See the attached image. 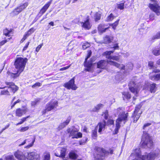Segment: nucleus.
<instances>
[{
	"label": "nucleus",
	"mask_w": 160,
	"mask_h": 160,
	"mask_svg": "<svg viewBox=\"0 0 160 160\" xmlns=\"http://www.w3.org/2000/svg\"><path fill=\"white\" fill-rule=\"evenodd\" d=\"M140 108L139 107H136L132 114V117L134 118L133 122L134 123L137 122L140 117L141 112L140 111Z\"/></svg>",
	"instance_id": "14"
},
{
	"label": "nucleus",
	"mask_w": 160,
	"mask_h": 160,
	"mask_svg": "<svg viewBox=\"0 0 160 160\" xmlns=\"http://www.w3.org/2000/svg\"><path fill=\"white\" fill-rule=\"evenodd\" d=\"M5 160H15L12 155L8 156L5 158Z\"/></svg>",
	"instance_id": "51"
},
{
	"label": "nucleus",
	"mask_w": 160,
	"mask_h": 160,
	"mask_svg": "<svg viewBox=\"0 0 160 160\" xmlns=\"http://www.w3.org/2000/svg\"><path fill=\"white\" fill-rule=\"evenodd\" d=\"M106 125V122L104 120L98 123L97 127H98V126L99 127L98 132L100 134H101L102 131L104 130L105 129Z\"/></svg>",
	"instance_id": "22"
},
{
	"label": "nucleus",
	"mask_w": 160,
	"mask_h": 160,
	"mask_svg": "<svg viewBox=\"0 0 160 160\" xmlns=\"http://www.w3.org/2000/svg\"><path fill=\"white\" fill-rule=\"evenodd\" d=\"M133 153L136 158L132 160H146V156L141 155V152L139 148L135 149Z\"/></svg>",
	"instance_id": "12"
},
{
	"label": "nucleus",
	"mask_w": 160,
	"mask_h": 160,
	"mask_svg": "<svg viewBox=\"0 0 160 160\" xmlns=\"http://www.w3.org/2000/svg\"><path fill=\"white\" fill-rule=\"evenodd\" d=\"M97 129L95 128L94 130L92 131V137L93 139H95L97 138Z\"/></svg>",
	"instance_id": "38"
},
{
	"label": "nucleus",
	"mask_w": 160,
	"mask_h": 160,
	"mask_svg": "<svg viewBox=\"0 0 160 160\" xmlns=\"http://www.w3.org/2000/svg\"><path fill=\"white\" fill-rule=\"evenodd\" d=\"M123 98L124 100L125 99H129L131 98V96L129 92H124L122 93Z\"/></svg>",
	"instance_id": "33"
},
{
	"label": "nucleus",
	"mask_w": 160,
	"mask_h": 160,
	"mask_svg": "<svg viewBox=\"0 0 160 160\" xmlns=\"http://www.w3.org/2000/svg\"><path fill=\"white\" fill-rule=\"evenodd\" d=\"M93 152L94 160H105V158L107 157L109 153H113V150L110 149L109 151H107L102 148L96 147Z\"/></svg>",
	"instance_id": "2"
},
{
	"label": "nucleus",
	"mask_w": 160,
	"mask_h": 160,
	"mask_svg": "<svg viewBox=\"0 0 160 160\" xmlns=\"http://www.w3.org/2000/svg\"><path fill=\"white\" fill-rule=\"evenodd\" d=\"M90 44L88 42H85L83 44L82 46V48L84 50L88 48L89 47Z\"/></svg>",
	"instance_id": "48"
},
{
	"label": "nucleus",
	"mask_w": 160,
	"mask_h": 160,
	"mask_svg": "<svg viewBox=\"0 0 160 160\" xmlns=\"http://www.w3.org/2000/svg\"><path fill=\"white\" fill-rule=\"evenodd\" d=\"M142 147L144 148H150L152 145V141H141Z\"/></svg>",
	"instance_id": "23"
},
{
	"label": "nucleus",
	"mask_w": 160,
	"mask_h": 160,
	"mask_svg": "<svg viewBox=\"0 0 160 160\" xmlns=\"http://www.w3.org/2000/svg\"><path fill=\"white\" fill-rule=\"evenodd\" d=\"M108 64L115 66L117 68H119L120 66V64L118 63L110 60H108L107 61L101 60L97 62V67L102 69H105Z\"/></svg>",
	"instance_id": "5"
},
{
	"label": "nucleus",
	"mask_w": 160,
	"mask_h": 160,
	"mask_svg": "<svg viewBox=\"0 0 160 160\" xmlns=\"http://www.w3.org/2000/svg\"><path fill=\"white\" fill-rule=\"evenodd\" d=\"M113 39V37L111 36H106L104 38V43L105 44L109 43L112 42Z\"/></svg>",
	"instance_id": "26"
},
{
	"label": "nucleus",
	"mask_w": 160,
	"mask_h": 160,
	"mask_svg": "<svg viewBox=\"0 0 160 160\" xmlns=\"http://www.w3.org/2000/svg\"><path fill=\"white\" fill-rule=\"evenodd\" d=\"M29 128V127L28 126L22 127L20 130V131L21 132H24L28 130Z\"/></svg>",
	"instance_id": "53"
},
{
	"label": "nucleus",
	"mask_w": 160,
	"mask_h": 160,
	"mask_svg": "<svg viewBox=\"0 0 160 160\" xmlns=\"http://www.w3.org/2000/svg\"><path fill=\"white\" fill-rule=\"evenodd\" d=\"M28 61L27 58H23L21 57H18L15 61L14 65L15 68L18 69V73L19 74L24 70L26 62Z\"/></svg>",
	"instance_id": "4"
},
{
	"label": "nucleus",
	"mask_w": 160,
	"mask_h": 160,
	"mask_svg": "<svg viewBox=\"0 0 160 160\" xmlns=\"http://www.w3.org/2000/svg\"><path fill=\"white\" fill-rule=\"evenodd\" d=\"M27 159L29 160H39V155L35 152H31L28 153Z\"/></svg>",
	"instance_id": "16"
},
{
	"label": "nucleus",
	"mask_w": 160,
	"mask_h": 160,
	"mask_svg": "<svg viewBox=\"0 0 160 160\" xmlns=\"http://www.w3.org/2000/svg\"><path fill=\"white\" fill-rule=\"evenodd\" d=\"M109 28V27L105 28V25L103 24H100L98 27L99 32L102 33L106 32V30Z\"/></svg>",
	"instance_id": "25"
},
{
	"label": "nucleus",
	"mask_w": 160,
	"mask_h": 160,
	"mask_svg": "<svg viewBox=\"0 0 160 160\" xmlns=\"http://www.w3.org/2000/svg\"><path fill=\"white\" fill-rule=\"evenodd\" d=\"M58 150L60 151V153L57 152L55 153L56 156L59 157H62L63 158L65 156L66 149L65 148H59Z\"/></svg>",
	"instance_id": "20"
},
{
	"label": "nucleus",
	"mask_w": 160,
	"mask_h": 160,
	"mask_svg": "<svg viewBox=\"0 0 160 160\" xmlns=\"http://www.w3.org/2000/svg\"><path fill=\"white\" fill-rule=\"evenodd\" d=\"M15 157L18 160H25V156L24 154L21 151L18 150L14 153Z\"/></svg>",
	"instance_id": "19"
},
{
	"label": "nucleus",
	"mask_w": 160,
	"mask_h": 160,
	"mask_svg": "<svg viewBox=\"0 0 160 160\" xmlns=\"http://www.w3.org/2000/svg\"><path fill=\"white\" fill-rule=\"evenodd\" d=\"M92 53V52L91 50L88 51L87 57L85 59V61L84 63V66L87 68L85 70L88 72H89L91 71V67L92 65V62H87V60L90 57Z\"/></svg>",
	"instance_id": "11"
},
{
	"label": "nucleus",
	"mask_w": 160,
	"mask_h": 160,
	"mask_svg": "<svg viewBox=\"0 0 160 160\" xmlns=\"http://www.w3.org/2000/svg\"><path fill=\"white\" fill-rule=\"evenodd\" d=\"M52 0H51L50 1L48 2L46 4H45L43 6V7H42V8L44 9H45V10H47V9L49 7L50 4H51L52 2Z\"/></svg>",
	"instance_id": "45"
},
{
	"label": "nucleus",
	"mask_w": 160,
	"mask_h": 160,
	"mask_svg": "<svg viewBox=\"0 0 160 160\" xmlns=\"http://www.w3.org/2000/svg\"><path fill=\"white\" fill-rule=\"evenodd\" d=\"M149 78L150 79L154 80H160V73L154 74L153 75L150 76Z\"/></svg>",
	"instance_id": "30"
},
{
	"label": "nucleus",
	"mask_w": 160,
	"mask_h": 160,
	"mask_svg": "<svg viewBox=\"0 0 160 160\" xmlns=\"http://www.w3.org/2000/svg\"><path fill=\"white\" fill-rule=\"evenodd\" d=\"M108 124H114V121L112 119H109L108 121Z\"/></svg>",
	"instance_id": "62"
},
{
	"label": "nucleus",
	"mask_w": 160,
	"mask_h": 160,
	"mask_svg": "<svg viewBox=\"0 0 160 160\" xmlns=\"http://www.w3.org/2000/svg\"><path fill=\"white\" fill-rule=\"evenodd\" d=\"M152 138L149 134L146 131H143L141 140H152Z\"/></svg>",
	"instance_id": "24"
},
{
	"label": "nucleus",
	"mask_w": 160,
	"mask_h": 160,
	"mask_svg": "<svg viewBox=\"0 0 160 160\" xmlns=\"http://www.w3.org/2000/svg\"><path fill=\"white\" fill-rule=\"evenodd\" d=\"M148 66L150 67V69H153L154 68H156L154 66L153 62H152L150 61L148 62Z\"/></svg>",
	"instance_id": "52"
},
{
	"label": "nucleus",
	"mask_w": 160,
	"mask_h": 160,
	"mask_svg": "<svg viewBox=\"0 0 160 160\" xmlns=\"http://www.w3.org/2000/svg\"><path fill=\"white\" fill-rule=\"evenodd\" d=\"M43 44H41L39 45H38L36 48V50L37 52H38L40 49L42 47V46Z\"/></svg>",
	"instance_id": "60"
},
{
	"label": "nucleus",
	"mask_w": 160,
	"mask_h": 160,
	"mask_svg": "<svg viewBox=\"0 0 160 160\" xmlns=\"http://www.w3.org/2000/svg\"><path fill=\"white\" fill-rule=\"evenodd\" d=\"M89 19L88 17L86 18L85 20L83 22H81L80 21L78 20V22H79L81 23L82 27L87 29H89L91 27V25L89 21Z\"/></svg>",
	"instance_id": "17"
},
{
	"label": "nucleus",
	"mask_w": 160,
	"mask_h": 160,
	"mask_svg": "<svg viewBox=\"0 0 160 160\" xmlns=\"http://www.w3.org/2000/svg\"><path fill=\"white\" fill-rule=\"evenodd\" d=\"M7 74L8 76H10L11 78H15L18 77L20 74L18 73V71L17 73H12L9 71H8L7 72Z\"/></svg>",
	"instance_id": "29"
},
{
	"label": "nucleus",
	"mask_w": 160,
	"mask_h": 160,
	"mask_svg": "<svg viewBox=\"0 0 160 160\" xmlns=\"http://www.w3.org/2000/svg\"><path fill=\"white\" fill-rule=\"evenodd\" d=\"M114 51H107L104 52V54L106 56V58H108V56H112L110 55L113 53Z\"/></svg>",
	"instance_id": "46"
},
{
	"label": "nucleus",
	"mask_w": 160,
	"mask_h": 160,
	"mask_svg": "<svg viewBox=\"0 0 160 160\" xmlns=\"http://www.w3.org/2000/svg\"><path fill=\"white\" fill-rule=\"evenodd\" d=\"M70 66H71V65H70L68 66L61 68L60 69V71H63V70H66V69H68V68L70 67Z\"/></svg>",
	"instance_id": "63"
},
{
	"label": "nucleus",
	"mask_w": 160,
	"mask_h": 160,
	"mask_svg": "<svg viewBox=\"0 0 160 160\" xmlns=\"http://www.w3.org/2000/svg\"><path fill=\"white\" fill-rule=\"evenodd\" d=\"M50 154L49 153L46 152L44 153L43 160H50Z\"/></svg>",
	"instance_id": "39"
},
{
	"label": "nucleus",
	"mask_w": 160,
	"mask_h": 160,
	"mask_svg": "<svg viewBox=\"0 0 160 160\" xmlns=\"http://www.w3.org/2000/svg\"><path fill=\"white\" fill-rule=\"evenodd\" d=\"M34 31V28H31L26 33V35L28 37Z\"/></svg>",
	"instance_id": "43"
},
{
	"label": "nucleus",
	"mask_w": 160,
	"mask_h": 160,
	"mask_svg": "<svg viewBox=\"0 0 160 160\" xmlns=\"http://www.w3.org/2000/svg\"><path fill=\"white\" fill-rule=\"evenodd\" d=\"M12 33V31L8 30L7 29H5L3 30V34L6 36H8L9 37L10 36V34Z\"/></svg>",
	"instance_id": "41"
},
{
	"label": "nucleus",
	"mask_w": 160,
	"mask_h": 160,
	"mask_svg": "<svg viewBox=\"0 0 160 160\" xmlns=\"http://www.w3.org/2000/svg\"><path fill=\"white\" fill-rule=\"evenodd\" d=\"M151 2L148 4V7L150 9L159 16L160 15V5L158 1L156 0H150Z\"/></svg>",
	"instance_id": "6"
},
{
	"label": "nucleus",
	"mask_w": 160,
	"mask_h": 160,
	"mask_svg": "<svg viewBox=\"0 0 160 160\" xmlns=\"http://www.w3.org/2000/svg\"><path fill=\"white\" fill-rule=\"evenodd\" d=\"M120 66L119 68L122 69H125L126 71L127 72H129L131 71L133 68V64L131 62L129 63L126 66V68L123 65H122L121 66L120 64Z\"/></svg>",
	"instance_id": "18"
},
{
	"label": "nucleus",
	"mask_w": 160,
	"mask_h": 160,
	"mask_svg": "<svg viewBox=\"0 0 160 160\" xmlns=\"http://www.w3.org/2000/svg\"><path fill=\"white\" fill-rule=\"evenodd\" d=\"M160 38V31L158 32L156 35L153 36L150 38L149 40L153 42L154 40L156 39Z\"/></svg>",
	"instance_id": "32"
},
{
	"label": "nucleus",
	"mask_w": 160,
	"mask_h": 160,
	"mask_svg": "<svg viewBox=\"0 0 160 160\" xmlns=\"http://www.w3.org/2000/svg\"><path fill=\"white\" fill-rule=\"evenodd\" d=\"M129 88L131 92L134 94L136 97L137 96L138 92L139 90V87L133 81H131L129 84Z\"/></svg>",
	"instance_id": "8"
},
{
	"label": "nucleus",
	"mask_w": 160,
	"mask_h": 160,
	"mask_svg": "<svg viewBox=\"0 0 160 160\" xmlns=\"http://www.w3.org/2000/svg\"><path fill=\"white\" fill-rule=\"evenodd\" d=\"M153 54L156 56L160 55V51L158 48H155L152 51Z\"/></svg>",
	"instance_id": "40"
},
{
	"label": "nucleus",
	"mask_w": 160,
	"mask_h": 160,
	"mask_svg": "<svg viewBox=\"0 0 160 160\" xmlns=\"http://www.w3.org/2000/svg\"><path fill=\"white\" fill-rule=\"evenodd\" d=\"M119 20V19L118 20L116 21H115L112 24V28L114 29H116L117 26L118 24Z\"/></svg>",
	"instance_id": "50"
},
{
	"label": "nucleus",
	"mask_w": 160,
	"mask_h": 160,
	"mask_svg": "<svg viewBox=\"0 0 160 160\" xmlns=\"http://www.w3.org/2000/svg\"><path fill=\"white\" fill-rule=\"evenodd\" d=\"M114 18V16L112 13H111L107 18V20L108 21H112Z\"/></svg>",
	"instance_id": "47"
},
{
	"label": "nucleus",
	"mask_w": 160,
	"mask_h": 160,
	"mask_svg": "<svg viewBox=\"0 0 160 160\" xmlns=\"http://www.w3.org/2000/svg\"><path fill=\"white\" fill-rule=\"evenodd\" d=\"M46 11V10H45V9L43 8H42L41 10H40L39 13V14H41V15H42Z\"/></svg>",
	"instance_id": "59"
},
{
	"label": "nucleus",
	"mask_w": 160,
	"mask_h": 160,
	"mask_svg": "<svg viewBox=\"0 0 160 160\" xmlns=\"http://www.w3.org/2000/svg\"><path fill=\"white\" fill-rule=\"evenodd\" d=\"M108 112L107 110H106L104 112H103L102 115L103 116L105 119H107L108 117Z\"/></svg>",
	"instance_id": "49"
},
{
	"label": "nucleus",
	"mask_w": 160,
	"mask_h": 160,
	"mask_svg": "<svg viewBox=\"0 0 160 160\" xmlns=\"http://www.w3.org/2000/svg\"><path fill=\"white\" fill-rule=\"evenodd\" d=\"M115 115H118V118L116 120V128L114 130V134H117L122 125L124 124L127 120L128 113H125L122 108H119L114 110Z\"/></svg>",
	"instance_id": "1"
},
{
	"label": "nucleus",
	"mask_w": 160,
	"mask_h": 160,
	"mask_svg": "<svg viewBox=\"0 0 160 160\" xmlns=\"http://www.w3.org/2000/svg\"><path fill=\"white\" fill-rule=\"evenodd\" d=\"M103 104H99L95 106L94 108L92 109V111L94 112H98L99 110L103 107Z\"/></svg>",
	"instance_id": "31"
},
{
	"label": "nucleus",
	"mask_w": 160,
	"mask_h": 160,
	"mask_svg": "<svg viewBox=\"0 0 160 160\" xmlns=\"http://www.w3.org/2000/svg\"><path fill=\"white\" fill-rule=\"evenodd\" d=\"M29 43H30V42H28L27 43H26L25 46H24V48L22 50L23 51H24L27 49V48H28V46L29 44Z\"/></svg>",
	"instance_id": "58"
},
{
	"label": "nucleus",
	"mask_w": 160,
	"mask_h": 160,
	"mask_svg": "<svg viewBox=\"0 0 160 160\" xmlns=\"http://www.w3.org/2000/svg\"><path fill=\"white\" fill-rule=\"evenodd\" d=\"M27 109L25 108L21 109L19 108L16 109V116L21 117L27 112Z\"/></svg>",
	"instance_id": "21"
},
{
	"label": "nucleus",
	"mask_w": 160,
	"mask_h": 160,
	"mask_svg": "<svg viewBox=\"0 0 160 160\" xmlns=\"http://www.w3.org/2000/svg\"><path fill=\"white\" fill-rule=\"evenodd\" d=\"M5 83L8 86L6 87L7 88L1 91V95H10V92L12 91L14 93L18 89V88L12 82L6 81Z\"/></svg>",
	"instance_id": "3"
},
{
	"label": "nucleus",
	"mask_w": 160,
	"mask_h": 160,
	"mask_svg": "<svg viewBox=\"0 0 160 160\" xmlns=\"http://www.w3.org/2000/svg\"><path fill=\"white\" fill-rule=\"evenodd\" d=\"M58 102L56 101H52L48 103L46 107V111H48L52 109L55 110L58 106Z\"/></svg>",
	"instance_id": "13"
},
{
	"label": "nucleus",
	"mask_w": 160,
	"mask_h": 160,
	"mask_svg": "<svg viewBox=\"0 0 160 160\" xmlns=\"http://www.w3.org/2000/svg\"><path fill=\"white\" fill-rule=\"evenodd\" d=\"M94 17L95 21L97 22L100 20L101 17V14L99 13L96 12L94 14Z\"/></svg>",
	"instance_id": "37"
},
{
	"label": "nucleus",
	"mask_w": 160,
	"mask_h": 160,
	"mask_svg": "<svg viewBox=\"0 0 160 160\" xmlns=\"http://www.w3.org/2000/svg\"><path fill=\"white\" fill-rule=\"evenodd\" d=\"M30 117V116H28L26 117H24L20 119V121L16 124V125L18 126L19 125L22 124L24 122L26 121L27 119Z\"/></svg>",
	"instance_id": "36"
},
{
	"label": "nucleus",
	"mask_w": 160,
	"mask_h": 160,
	"mask_svg": "<svg viewBox=\"0 0 160 160\" xmlns=\"http://www.w3.org/2000/svg\"><path fill=\"white\" fill-rule=\"evenodd\" d=\"M151 124L149 123H147L144 124L143 126V129H145L146 128L150 126Z\"/></svg>",
	"instance_id": "61"
},
{
	"label": "nucleus",
	"mask_w": 160,
	"mask_h": 160,
	"mask_svg": "<svg viewBox=\"0 0 160 160\" xmlns=\"http://www.w3.org/2000/svg\"><path fill=\"white\" fill-rule=\"evenodd\" d=\"M70 120L71 118L69 117L67 118L65 122H64L61 124L59 127V128L60 129L64 128L69 123Z\"/></svg>",
	"instance_id": "27"
},
{
	"label": "nucleus",
	"mask_w": 160,
	"mask_h": 160,
	"mask_svg": "<svg viewBox=\"0 0 160 160\" xmlns=\"http://www.w3.org/2000/svg\"><path fill=\"white\" fill-rule=\"evenodd\" d=\"M8 41L7 40H3L0 42V46H1L5 43Z\"/></svg>",
	"instance_id": "64"
},
{
	"label": "nucleus",
	"mask_w": 160,
	"mask_h": 160,
	"mask_svg": "<svg viewBox=\"0 0 160 160\" xmlns=\"http://www.w3.org/2000/svg\"><path fill=\"white\" fill-rule=\"evenodd\" d=\"M108 59L110 60L112 59L113 60L116 61L117 62H119L120 59V57L119 56H108Z\"/></svg>",
	"instance_id": "34"
},
{
	"label": "nucleus",
	"mask_w": 160,
	"mask_h": 160,
	"mask_svg": "<svg viewBox=\"0 0 160 160\" xmlns=\"http://www.w3.org/2000/svg\"><path fill=\"white\" fill-rule=\"evenodd\" d=\"M147 160H153L158 156L156 153H150L147 156H145Z\"/></svg>",
	"instance_id": "28"
},
{
	"label": "nucleus",
	"mask_w": 160,
	"mask_h": 160,
	"mask_svg": "<svg viewBox=\"0 0 160 160\" xmlns=\"http://www.w3.org/2000/svg\"><path fill=\"white\" fill-rule=\"evenodd\" d=\"M119 48L118 44V43H115L113 45V47L112 48L114 49V50L118 49Z\"/></svg>",
	"instance_id": "56"
},
{
	"label": "nucleus",
	"mask_w": 160,
	"mask_h": 160,
	"mask_svg": "<svg viewBox=\"0 0 160 160\" xmlns=\"http://www.w3.org/2000/svg\"><path fill=\"white\" fill-rule=\"evenodd\" d=\"M28 4L26 2L15 8L12 12L15 15H18L23 10L25 9L28 6Z\"/></svg>",
	"instance_id": "15"
},
{
	"label": "nucleus",
	"mask_w": 160,
	"mask_h": 160,
	"mask_svg": "<svg viewBox=\"0 0 160 160\" xmlns=\"http://www.w3.org/2000/svg\"><path fill=\"white\" fill-rule=\"evenodd\" d=\"M117 7L118 9L122 10L124 8V2L117 4Z\"/></svg>",
	"instance_id": "44"
},
{
	"label": "nucleus",
	"mask_w": 160,
	"mask_h": 160,
	"mask_svg": "<svg viewBox=\"0 0 160 160\" xmlns=\"http://www.w3.org/2000/svg\"><path fill=\"white\" fill-rule=\"evenodd\" d=\"M143 89L148 90L152 93H154L157 90L156 84L153 83H152L148 82L145 83Z\"/></svg>",
	"instance_id": "9"
},
{
	"label": "nucleus",
	"mask_w": 160,
	"mask_h": 160,
	"mask_svg": "<svg viewBox=\"0 0 160 160\" xmlns=\"http://www.w3.org/2000/svg\"><path fill=\"white\" fill-rule=\"evenodd\" d=\"M42 84L40 82H37L32 86V88H35L37 87H40L41 86Z\"/></svg>",
	"instance_id": "54"
},
{
	"label": "nucleus",
	"mask_w": 160,
	"mask_h": 160,
	"mask_svg": "<svg viewBox=\"0 0 160 160\" xmlns=\"http://www.w3.org/2000/svg\"><path fill=\"white\" fill-rule=\"evenodd\" d=\"M154 14L153 13H151L150 15L149 18L150 20H153L154 19Z\"/></svg>",
	"instance_id": "57"
},
{
	"label": "nucleus",
	"mask_w": 160,
	"mask_h": 160,
	"mask_svg": "<svg viewBox=\"0 0 160 160\" xmlns=\"http://www.w3.org/2000/svg\"><path fill=\"white\" fill-rule=\"evenodd\" d=\"M78 130L74 127H72L67 130V132L69 133V136L72 137V139H78L82 137V134L80 132H78Z\"/></svg>",
	"instance_id": "7"
},
{
	"label": "nucleus",
	"mask_w": 160,
	"mask_h": 160,
	"mask_svg": "<svg viewBox=\"0 0 160 160\" xmlns=\"http://www.w3.org/2000/svg\"><path fill=\"white\" fill-rule=\"evenodd\" d=\"M31 141V142H30V143L26 147V148H29L32 146L34 142V141Z\"/></svg>",
	"instance_id": "55"
},
{
	"label": "nucleus",
	"mask_w": 160,
	"mask_h": 160,
	"mask_svg": "<svg viewBox=\"0 0 160 160\" xmlns=\"http://www.w3.org/2000/svg\"><path fill=\"white\" fill-rule=\"evenodd\" d=\"M69 157L71 159H75L78 158V155L74 152H71L69 154Z\"/></svg>",
	"instance_id": "35"
},
{
	"label": "nucleus",
	"mask_w": 160,
	"mask_h": 160,
	"mask_svg": "<svg viewBox=\"0 0 160 160\" xmlns=\"http://www.w3.org/2000/svg\"><path fill=\"white\" fill-rule=\"evenodd\" d=\"M74 77L72 79L70 80L68 82L65 83L64 84L63 86L68 89H70L73 90H76L77 87L76 86L74 83Z\"/></svg>",
	"instance_id": "10"
},
{
	"label": "nucleus",
	"mask_w": 160,
	"mask_h": 160,
	"mask_svg": "<svg viewBox=\"0 0 160 160\" xmlns=\"http://www.w3.org/2000/svg\"><path fill=\"white\" fill-rule=\"evenodd\" d=\"M40 102V99H36L34 101H33L32 102L31 105L33 107H35L36 105L38 104Z\"/></svg>",
	"instance_id": "42"
}]
</instances>
